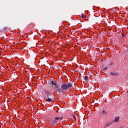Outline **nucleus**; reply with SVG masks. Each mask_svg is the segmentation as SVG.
<instances>
[{"label":"nucleus","instance_id":"nucleus-1","mask_svg":"<svg viewBox=\"0 0 128 128\" xmlns=\"http://www.w3.org/2000/svg\"><path fill=\"white\" fill-rule=\"evenodd\" d=\"M72 83H66V82H62V84H61V92H64V90H72Z\"/></svg>","mask_w":128,"mask_h":128},{"label":"nucleus","instance_id":"nucleus-2","mask_svg":"<svg viewBox=\"0 0 128 128\" xmlns=\"http://www.w3.org/2000/svg\"><path fill=\"white\" fill-rule=\"evenodd\" d=\"M44 94H45L44 98H48L54 96V94L50 93V91L45 90Z\"/></svg>","mask_w":128,"mask_h":128},{"label":"nucleus","instance_id":"nucleus-3","mask_svg":"<svg viewBox=\"0 0 128 128\" xmlns=\"http://www.w3.org/2000/svg\"><path fill=\"white\" fill-rule=\"evenodd\" d=\"M56 92H62V87L59 85H56L54 86Z\"/></svg>","mask_w":128,"mask_h":128},{"label":"nucleus","instance_id":"nucleus-4","mask_svg":"<svg viewBox=\"0 0 128 128\" xmlns=\"http://www.w3.org/2000/svg\"><path fill=\"white\" fill-rule=\"evenodd\" d=\"M108 112L105 110H103L102 112H100L101 116H102V118H106V116Z\"/></svg>","mask_w":128,"mask_h":128},{"label":"nucleus","instance_id":"nucleus-5","mask_svg":"<svg viewBox=\"0 0 128 128\" xmlns=\"http://www.w3.org/2000/svg\"><path fill=\"white\" fill-rule=\"evenodd\" d=\"M51 84L52 86H56L58 84V83L56 81L52 80L51 81Z\"/></svg>","mask_w":128,"mask_h":128},{"label":"nucleus","instance_id":"nucleus-6","mask_svg":"<svg viewBox=\"0 0 128 128\" xmlns=\"http://www.w3.org/2000/svg\"><path fill=\"white\" fill-rule=\"evenodd\" d=\"M110 74L112 76H118V73L114 72H110Z\"/></svg>","mask_w":128,"mask_h":128},{"label":"nucleus","instance_id":"nucleus-7","mask_svg":"<svg viewBox=\"0 0 128 128\" xmlns=\"http://www.w3.org/2000/svg\"><path fill=\"white\" fill-rule=\"evenodd\" d=\"M118 120H120V117L119 116L116 117L115 119H114L115 122H118Z\"/></svg>","mask_w":128,"mask_h":128},{"label":"nucleus","instance_id":"nucleus-8","mask_svg":"<svg viewBox=\"0 0 128 128\" xmlns=\"http://www.w3.org/2000/svg\"><path fill=\"white\" fill-rule=\"evenodd\" d=\"M52 100V98H47V99L46 100V102H50Z\"/></svg>","mask_w":128,"mask_h":128},{"label":"nucleus","instance_id":"nucleus-9","mask_svg":"<svg viewBox=\"0 0 128 128\" xmlns=\"http://www.w3.org/2000/svg\"><path fill=\"white\" fill-rule=\"evenodd\" d=\"M90 78L88 76H86L84 78V80H88Z\"/></svg>","mask_w":128,"mask_h":128},{"label":"nucleus","instance_id":"nucleus-10","mask_svg":"<svg viewBox=\"0 0 128 128\" xmlns=\"http://www.w3.org/2000/svg\"><path fill=\"white\" fill-rule=\"evenodd\" d=\"M55 122H56V120H54L50 122V124H54Z\"/></svg>","mask_w":128,"mask_h":128},{"label":"nucleus","instance_id":"nucleus-11","mask_svg":"<svg viewBox=\"0 0 128 128\" xmlns=\"http://www.w3.org/2000/svg\"><path fill=\"white\" fill-rule=\"evenodd\" d=\"M8 30V27L5 26L2 28V30H4V32H6V30Z\"/></svg>","mask_w":128,"mask_h":128},{"label":"nucleus","instance_id":"nucleus-12","mask_svg":"<svg viewBox=\"0 0 128 128\" xmlns=\"http://www.w3.org/2000/svg\"><path fill=\"white\" fill-rule=\"evenodd\" d=\"M82 18H86V16L84 14H82Z\"/></svg>","mask_w":128,"mask_h":128},{"label":"nucleus","instance_id":"nucleus-13","mask_svg":"<svg viewBox=\"0 0 128 128\" xmlns=\"http://www.w3.org/2000/svg\"><path fill=\"white\" fill-rule=\"evenodd\" d=\"M104 70H106V71L108 70V66H104Z\"/></svg>","mask_w":128,"mask_h":128},{"label":"nucleus","instance_id":"nucleus-14","mask_svg":"<svg viewBox=\"0 0 128 128\" xmlns=\"http://www.w3.org/2000/svg\"><path fill=\"white\" fill-rule=\"evenodd\" d=\"M111 124H112V123H108L106 124V125L105 126V128L106 126H110Z\"/></svg>","mask_w":128,"mask_h":128},{"label":"nucleus","instance_id":"nucleus-15","mask_svg":"<svg viewBox=\"0 0 128 128\" xmlns=\"http://www.w3.org/2000/svg\"><path fill=\"white\" fill-rule=\"evenodd\" d=\"M55 120H60V117H56Z\"/></svg>","mask_w":128,"mask_h":128},{"label":"nucleus","instance_id":"nucleus-16","mask_svg":"<svg viewBox=\"0 0 128 128\" xmlns=\"http://www.w3.org/2000/svg\"><path fill=\"white\" fill-rule=\"evenodd\" d=\"M112 64H114V62H110V64H109V66H112Z\"/></svg>","mask_w":128,"mask_h":128},{"label":"nucleus","instance_id":"nucleus-17","mask_svg":"<svg viewBox=\"0 0 128 128\" xmlns=\"http://www.w3.org/2000/svg\"><path fill=\"white\" fill-rule=\"evenodd\" d=\"M73 118H74V120H76V116H74V115H73Z\"/></svg>","mask_w":128,"mask_h":128},{"label":"nucleus","instance_id":"nucleus-18","mask_svg":"<svg viewBox=\"0 0 128 128\" xmlns=\"http://www.w3.org/2000/svg\"><path fill=\"white\" fill-rule=\"evenodd\" d=\"M122 38H124V34L122 33Z\"/></svg>","mask_w":128,"mask_h":128},{"label":"nucleus","instance_id":"nucleus-19","mask_svg":"<svg viewBox=\"0 0 128 128\" xmlns=\"http://www.w3.org/2000/svg\"><path fill=\"white\" fill-rule=\"evenodd\" d=\"M60 120H62V117L60 118Z\"/></svg>","mask_w":128,"mask_h":128},{"label":"nucleus","instance_id":"nucleus-20","mask_svg":"<svg viewBox=\"0 0 128 128\" xmlns=\"http://www.w3.org/2000/svg\"><path fill=\"white\" fill-rule=\"evenodd\" d=\"M56 112H58V110L56 111Z\"/></svg>","mask_w":128,"mask_h":128},{"label":"nucleus","instance_id":"nucleus-21","mask_svg":"<svg viewBox=\"0 0 128 128\" xmlns=\"http://www.w3.org/2000/svg\"><path fill=\"white\" fill-rule=\"evenodd\" d=\"M127 92L128 93V90L127 91Z\"/></svg>","mask_w":128,"mask_h":128}]
</instances>
